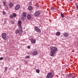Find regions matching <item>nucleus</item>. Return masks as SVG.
<instances>
[{"label":"nucleus","mask_w":78,"mask_h":78,"mask_svg":"<svg viewBox=\"0 0 78 78\" xmlns=\"http://www.w3.org/2000/svg\"><path fill=\"white\" fill-rule=\"evenodd\" d=\"M50 55L51 56H53L56 53V51H57V48L55 47H51L50 49Z\"/></svg>","instance_id":"1"},{"label":"nucleus","mask_w":78,"mask_h":78,"mask_svg":"<svg viewBox=\"0 0 78 78\" xmlns=\"http://www.w3.org/2000/svg\"><path fill=\"white\" fill-rule=\"evenodd\" d=\"M23 31H22V28L20 27V29L19 30L18 29H16L15 31V33L16 34H18V33L20 34V35H21L22 34Z\"/></svg>","instance_id":"2"},{"label":"nucleus","mask_w":78,"mask_h":78,"mask_svg":"<svg viewBox=\"0 0 78 78\" xmlns=\"http://www.w3.org/2000/svg\"><path fill=\"white\" fill-rule=\"evenodd\" d=\"M7 35V34L6 33H2V37L4 41H6L8 39L7 37H6Z\"/></svg>","instance_id":"3"},{"label":"nucleus","mask_w":78,"mask_h":78,"mask_svg":"<svg viewBox=\"0 0 78 78\" xmlns=\"http://www.w3.org/2000/svg\"><path fill=\"white\" fill-rule=\"evenodd\" d=\"M26 16L27 13L25 12H23V14H22V17L21 18V19L23 21L25 20V18H26V17H27Z\"/></svg>","instance_id":"4"},{"label":"nucleus","mask_w":78,"mask_h":78,"mask_svg":"<svg viewBox=\"0 0 78 78\" xmlns=\"http://www.w3.org/2000/svg\"><path fill=\"white\" fill-rule=\"evenodd\" d=\"M54 73H50L48 74L47 76V78H52L54 75Z\"/></svg>","instance_id":"5"},{"label":"nucleus","mask_w":78,"mask_h":78,"mask_svg":"<svg viewBox=\"0 0 78 78\" xmlns=\"http://www.w3.org/2000/svg\"><path fill=\"white\" fill-rule=\"evenodd\" d=\"M40 12L39 11H36L34 13V16L35 17H37L38 16L40 15Z\"/></svg>","instance_id":"6"},{"label":"nucleus","mask_w":78,"mask_h":78,"mask_svg":"<svg viewBox=\"0 0 78 78\" xmlns=\"http://www.w3.org/2000/svg\"><path fill=\"white\" fill-rule=\"evenodd\" d=\"M35 30L37 32V33H41V30L37 27H35L34 28Z\"/></svg>","instance_id":"7"},{"label":"nucleus","mask_w":78,"mask_h":78,"mask_svg":"<svg viewBox=\"0 0 78 78\" xmlns=\"http://www.w3.org/2000/svg\"><path fill=\"white\" fill-rule=\"evenodd\" d=\"M68 78H75V76H73L72 74H69L68 75Z\"/></svg>","instance_id":"8"},{"label":"nucleus","mask_w":78,"mask_h":78,"mask_svg":"<svg viewBox=\"0 0 78 78\" xmlns=\"http://www.w3.org/2000/svg\"><path fill=\"white\" fill-rule=\"evenodd\" d=\"M20 8V5H16L15 7V9L16 10H18V9H19Z\"/></svg>","instance_id":"9"},{"label":"nucleus","mask_w":78,"mask_h":78,"mask_svg":"<svg viewBox=\"0 0 78 78\" xmlns=\"http://www.w3.org/2000/svg\"><path fill=\"white\" fill-rule=\"evenodd\" d=\"M63 36H64V37H68L69 36V34L65 32L64 33Z\"/></svg>","instance_id":"10"},{"label":"nucleus","mask_w":78,"mask_h":78,"mask_svg":"<svg viewBox=\"0 0 78 78\" xmlns=\"http://www.w3.org/2000/svg\"><path fill=\"white\" fill-rule=\"evenodd\" d=\"M18 25L20 27V28H22V27H21V25H22V21H20L18 22Z\"/></svg>","instance_id":"11"},{"label":"nucleus","mask_w":78,"mask_h":78,"mask_svg":"<svg viewBox=\"0 0 78 78\" xmlns=\"http://www.w3.org/2000/svg\"><path fill=\"white\" fill-rule=\"evenodd\" d=\"M31 42L33 44H35V43H36V40H34L32 38L31 40Z\"/></svg>","instance_id":"12"},{"label":"nucleus","mask_w":78,"mask_h":78,"mask_svg":"<svg viewBox=\"0 0 78 78\" xmlns=\"http://www.w3.org/2000/svg\"><path fill=\"white\" fill-rule=\"evenodd\" d=\"M38 53L37 51H35L32 53L33 55H37V54Z\"/></svg>","instance_id":"13"},{"label":"nucleus","mask_w":78,"mask_h":78,"mask_svg":"<svg viewBox=\"0 0 78 78\" xmlns=\"http://www.w3.org/2000/svg\"><path fill=\"white\" fill-rule=\"evenodd\" d=\"M13 5V3H12V2H10L9 3V6H10V7H11V8H12V7Z\"/></svg>","instance_id":"14"},{"label":"nucleus","mask_w":78,"mask_h":78,"mask_svg":"<svg viewBox=\"0 0 78 78\" xmlns=\"http://www.w3.org/2000/svg\"><path fill=\"white\" fill-rule=\"evenodd\" d=\"M27 19H28L29 20L31 19V15L30 14H28L27 15Z\"/></svg>","instance_id":"15"},{"label":"nucleus","mask_w":78,"mask_h":78,"mask_svg":"<svg viewBox=\"0 0 78 78\" xmlns=\"http://www.w3.org/2000/svg\"><path fill=\"white\" fill-rule=\"evenodd\" d=\"M28 9L29 11H31L33 9V7L31 6H29L28 8Z\"/></svg>","instance_id":"16"},{"label":"nucleus","mask_w":78,"mask_h":78,"mask_svg":"<svg viewBox=\"0 0 78 78\" xmlns=\"http://www.w3.org/2000/svg\"><path fill=\"white\" fill-rule=\"evenodd\" d=\"M60 34H61V33L59 32H58L56 33V36H59Z\"/></svg>","instance_id":"17"},{"label":"nucleus","mask_w":78,"mask_h":78,"mask_svg":"<svg viewBox=\"0 0 78 78\" xmlns=\"http://www.w3.org/2000/svg\"><path fill=\"white\" fill-rule=\"evenodd\" d=\"M3 4H4V6H6V2H3Z\"/></svg>","instance_id":"18"},{"label":"nucleus","mask_w":78,"mask_h":78,"mask_svg":"<svg viewBox=\"0 0 78 78\" xmlns=\"http://www.w3.org/2000/svg\"><path fill=\"white\" fill-rule=\"evenodd\" d=\"M36 72L37 73H39V72H40V70H39V69H36Z\"/></svg>","instance_id":"19"},{"label":"nucleus","mask_w":78,"mask_h":78,"mask_svg":"<svg viewBox=\"0 0 78 78\" xmlns=\"http://www.w3.org/2000/svg\"><path fill=\"white\" fill-rule=\"evenodd\" d=\"M61 16L63 18L64 17V14L62 13H61Z\"/></svg>","instance_id":"20"},{"label":"nucleus","mask_w":78,"mask_h":78,"mask_svg":"<svg viewBox=\"0 0 78 78\" xmlns=\"http://www.w3.org/2000/svg\"><path fill=\"white\" fill-rule=\"evenodd\" d=\"M13 17H16V14L15 13H13Z\"/></svg>","instance_id":"21"},{"label":"nucleus","mask_w":78,"mask_h":78,"mask_svg":"<svg viewBox=\"0 0 78 78\" xmlns=\"http://www.w3.org/2000/svg\"><path fill=\"white\" fill-rule=\"evenodd\" d=\"M3 13L4 15H6V12L5 11L3 12Z\"/></svg>","instance_id":"22"},{"label":"nucleus","mask_w":78,"mask_h":78,"mask_svg":"<svg viewBox=\"0 0 78 78\" xmlns=\"http://www.w3.org/2000/svg\"><path fill=\"white\" fill-rule=\"evenodd\" d=\"M30 58V56L28 55V56H26V58L27 59V58Z\"/></svg>","instance_id":"23"},{"label":"nucleus","mask_w":78,"mask_h":78,"mask_svg":"<svg viewBox=\"0 0 78 78\" xmlns=\"http://www.w3.org/2000/svg\"><path fill=\"white\" fill-rule=\"evenodd\" d=\"M11 23H12V24H13L14 23V21H11Z\"/></svg>","instance_id":"24"},{"label":"nucleus","mask_w":78,"mask_h":78,"mask_svg":"<svg viewBox=\"0 0 78 78\" xmlns=\"http://www.w3.org/2000/svg\"><path fill=\"white\" fill-rule=\"evenodd\" d=\"M8 69V68L7 67H6L5 68V71H7V69Z\"/></svg>","instance_id":"25"},{"label":"nucleus","mask_w":78,"mask_h":78,"mask_svg":"<svg viewBox=\"0 0 78 78\" xmlns=\"http://www.w3.org/2000/svg\"><path fill=\"white\" fill-rule=\"evenodd\" d=\"M3 57L0 58V60H3Z\"/></svg>","instance_id":"26"},{"label":"nucleus","mask_w":78,"mask_h":78,"mask_svg":"<svg viewBox=\"0 0 78 78\" xmlns=\"http://www.w3.org/2000/svg\"><path fill=\"white\" fill-rule=\"evenodd\" d=\"M29 4L30 5H32V4H31V2H29Z\"/></svg>","instance_id":"27"},{"label":"nucleus","mask_w":78,"mask_h":78,"mask_svg":"<svg viewBox=\"0 0 78 78\" xmlns=\"http://www.w3.org/2000/svg\"><path fill=\"white\" fill-rule=\"evenodd\" d=\"M10 18H12H12H13V16L12 15H11L10 16Z\"/></svg>","instance_id":"28"},{"label":"nucleus","mask_w":78,"mask_h":78,"mask_svg":"<svg viewBox=\"0 0 78 78\" xmlns=\"http://www.w3.org/2000/svg\"><path fill=\"white\" fill-rule=\"evenodd\" d=\"M53 9H54V8H53V7H51V10H53Z\"/></svg>","instance_id":"29"},{"label":"nucleus","mask_w":78,"mask_h":78,"mask_svg":"<svg viewBox=\"0 0 78 78\" xmlns=\"http://www.w3.org/2000/svg\"><path fill=\"white\" fill-rule=\"evenodd\" d=\"M27 48L30 49V46H27Z\"/></svg>","instance_id":"30"},{"label":"nucleus","mask_w":78,"mask_h":78,"mask_svg":"<svg viewBox=\"0 0 78 78\" xmlns=\"http://www.w3.org/2000/svg\"><path fill=\"white\" fill-rule=\"evenodd\" d=\"M0 8H1V5H0Z\"/></svg>","instance_id":"31"},{"label":"nucleus","mask_w":78,"mask_h":78,"mask_svg":"<svg viewBox=\"0 0 78 78\" xmlns=\"http://www.w3.org/2000/svg\"><path fill=\"white\" fill-rule=\"evenodd\" d=\"M70 1H71V2H72V1L73 0H70Z\"/></svg>","instance_id":"32"},{"label":"nucleus","mask_w":78,"mask_h":78,"mask_svg":"<svg viewBox=\"0 0 78 78\" xmlns=\"http://www.w3.org/2000/svg\"><path fill=\"white\" fill-rule=\"evenodd\" d=\"M4 42H6V41Z\"/></svg>","instance_id":"33"}]
</instances>
